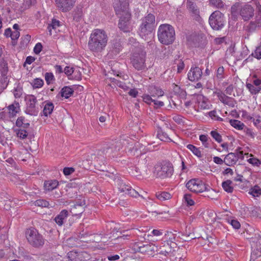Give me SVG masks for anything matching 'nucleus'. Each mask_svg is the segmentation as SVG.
<instances>
[{"label": "nucleus", "instance_id": "nucleus-58", "mask_svg": "<svg viewBox=\"0 0 261 261\" xmlns=\"http://www.w3.org/2000/svg\"><path fill=\"white\" fill-rule=\"evenodd\" d=\"M66 245L69 247H72L76 245L75 238H70L66 240Z\"/></svg>", "mask_w": 261, "mask_h": 261}, {"label": "nucleus", "instance_id": "nucleus-62", "mask_svg": "<svg viewBox=\"0 0 261 261\" xmlns=\"http://www.w3.org/2000/svg\"><path fill=\"white\" fill-rule=\"evenodd\" d=\"M42 49V45L41 43H37L34 48V52L35 54L38 55Z\"/></svg>", "mask_w": 261, "mask_h": 261}, {"label": "nucleus", "instance_id": "nucleus-41", "mask_svg": "<svg viewBox=\"0 0 261 261\" xmlns=\"http://www.w3.org/2000/svg\"><path fill=\"white\" fill-rule=\"evenodd\" d=\"M246 87L252 94H256L259 92L260 88L256 87L252 84L247 83Z\"/></svg>", "mask_w": 261, "mask_h": 261}, {"label": "nucleus", "instance_id": "nucleus-15", "mask_svg": "<svg viewBox=\"0 0 261 261\" xmlns=\"http://www.w3.org/2000/svg\"><path fill=\"white\" fill-rule=\"evenodd\" d=\"M135 230L134 229L123 230L121 232V234H122L121 236H118L115 239H112L108 245L111 247L116 244L123 243L124 240H129L132 236L134 235V231Z\"/></svg>", "mask_w": 261, "mask_h": 261}, {"label": "nucleus", "instance_id": "nucleus-48", "mask_svg": "<svg viewBox=\"0 0 261 261\" xmlns=\"http://www.w3.org/2000/svg\"><path fill=\"white\" fill-rule=\"evenodd\" d=\"M210 134L217 142L220 143L222 141L221 136L216 130L211 131Z\"/></svg>", "mask_w": 261, "mask_h": 261}, {"label": "nucleus", "instance_id": "nucleus-36", "mask_svg": "<svg viewBox=\"0 0 261 261\" xmlns=\"http://www.w3.org/2000/svg\"><path fill=\"white\" fill-rule=\"evenodd\" d=\"M229 123L232 126L239 130H242L245 127L244 124L238 120L231 119Z\"/></svg>", "mask_w": 261, "mask_h": 261}, {"label": "nucleus", "instance_id": "nucleus-13", "mask_svg": "<svg viewBox=\"0 0 261 261\" xmlns=\"http://www.w3.org/2000/svg\"><path fill=\"white\" fill-rule=\"evenodd\" d=\"M255 14V20L250 21L245 27V30L248 33H252L255 32L257 28L261 27V5L259 4L257 6Z\"/></svg>", "mask_w": 261, "mask_h": 261}, {"label": "nucleus", "instance_id": "nucleus-37", "mask_svg": "<svg viewBox=\"0 0 261 261\" xmlns=\"http://www.w3.org/2000/svg\"><path fill=\"white\" fill-rule=\"evenodd\" d=\"M158 138L161 141L164 142H171L172 140L169 138L168 135L165 132L162 130L158 131L157 134Z\"/></svg>", "mask_w": 261, "mask_h": 261}, {"label": "nucleus", "instance_id": "nucleus-2", "mask_svg": "<svg viewBox=\"0 0 261 261\" xmlns=\"http://www.w3.org/2000/svg\"><path fill=\"white\" fill-rule=\"evenodd\" d=\"M173 173V166L169 161H164L158 163L153 168V175L161 179L171 178Z\"/></svg>", "mask_w": 261, "mask_h": 261}, {"label": "nucleus", "instance_id": "nucleus-45", "mask_svg": "<svg viewBox=\"0 0 261 261\" xmlns=\"http://www.w3.org/2000/svg\"><path fill=\"white\" fill-rule=\"evenodd\" d=\"M0 67V71H1L2 74L5 75L8 72V64L4 59L1 60Z\"/></svg>", "mask_w": 261, "mask_h": 261}, {"label": "nucleus", "instance_id": "nucleus-43", "mask_svg": "<svg viewBox=\"0 0 261 261\" xmlns=\"http://www.w3.org/2000/svg\"><path fill=\"white\" fill-rule=\"evenodd\" d=\"M210 5L218 9H221L224 7V3L222 0H209Z\"/></svg>", "mask_w": 261, "mask_h": 261}, {"label": "nucleus", "instance_id": "nucleus-4", "mask_svg": "<svg viewBox=\"0 0 261 261\" xmlns=\"http://www.w3.org/2000/svg\"><path fill=\"white\" fill-rule=\"evenodd\" d=\"M159 41L163 44H172L175 38V33L173 27L169 24H163L160 25L158 31Z\"/></svg>", "mask_w": 261, "mask_h": 261}, {"label": "nucleus", "instance_id": "nucleus-38", "mask_svg": "<svg viewBox=\"0 0 261 261\" xmlns=\"http://www.w3.org/2000/svg\"><path fill=\"white\" fill-rule=\"evenodd\" d=\"M187 6L190 11L192 12L194 14H196L198 13V10L196 4L191 0H187Z\"/></svg>", "mask_w": 261, "mask_h": 261}, {"label": "nucleus", "instance_id": "nucleus-55", "mask_svg": "<svg viewBox=\"0 0 261 261\" xmlns=\"http://www.w3.org/2000/svg\"><path fill=\"white\" fill-rule=\"evenodd\" d=\"M19 36L20 33L18 31H14L12 32L11 38L12 40V44L13 45H15V41L17 40Z\"/></svg>", "mask_w": 261, "mask_h": 261}, {"label": "nucleus", "instance_id": "nucleus-56", "mask_svg": "<svg viewBox=\"0 0 261 261\" xmlns=\"http://www.w3.org/2000/svg\"><path fill=\"white\" fill-rule=\"evenodd\" d=\"M45 80L46 83L49 85L54 80V76L51 72H46L45 74Z\"/></svg>", "mask_w": 261, "mask_h": 261}, {"label": "nucleus", "instance_id": "nucleus-51", "mask_svg": "<svg viewBox=\"0 0 261 261\" xmlns=\"http://www.w3.org/2000/svg\"><path fill=\"white\" fill-rule=\"evenodd\" d=\"M227 222L230 223L231 226L235 229H239L240 228L241 225L240 222L234 219H227Z\"/></svg>", "mask_w": 261, "mask_h": 261}, {"label": "nucleus", "instance_id": "nucleus-39", "mask_svg": "<svg viewBox=\"0 0 261 261\" xmlns=\"http://www.w3.org/2000/svg\"><path fill=\"white\" fill-rule=\"evenodd\" d=\"M156 198L161 200L164 201L169 199L171 198V195L170 193L166 192H158L156 193Z\"/></svg>", "mask_w": 261, "mask_h": 261}, {"label": "nucleus", "instance_id": "nucleus-17", "mask_svg": "<svg viewBox=\"0 0 261 261\" xmlns=\"http://www.w3.org/2000/svg\"><path fill=\"white\" fill-rule=\"evenodd\" d=\"M128 2L126 1L119 0V3L116 4L114 6V10L116 14L118 16H126V14H130L128 10Z\"/></svg>", "mask_w": 261, "mask_h": 261}, {"label": "nucleus", "instance_id": "nucleus-63", "mask_svg": "<svg viewBox=\"0 0 261 261\" xmlns=\"http://www.w3.org/2000/svg\"><path fill=\"white\" fill-rule=\"evenodd\" d=\"M74 171V169L72 167H65L63 169V173L65 175H69Z\"/></svg>", "mask_w": 261, "mask_h": 261}, {"label": "nucleus", "instance_id": "nucleus-42", "mask_svg": "<svg viewBox=\"0 0 261 261\" xmlns=\"http://www.w3.org/2000/svg\"><path fill=\"white\" fill-rule=\"evenodd\" d=\"M199 139L202 142L203 145L206 147L208 148L210 146V143L211 142V139L207 136L205 135H201L199 136Z\"/></svg>", "mask_w": 261, "mask_h": 261}, {"label": "nucleus", "instance_id": "nucleus-10", "mask_svg": "<svg viewBox=\"0 0 261 261\" xmlns=\"http://www.w3.org/2000/svg\"><path fill=\"white\" fill-rule=\"evenodd\" d=\"M135 252H140L144 254L148 255H153L156 247L152 244L146 243L144 244L142 242H136L134 244L132 247Z\"/></svg>", "mask_w": 261, "mask_h": 261}, {"label": "nucleus", "instance_id": "nucleus-5", "mask_svg": "<svg viewBox=\"0 0 261 261\" xmlns=\"http://www.w3.org/2000/svg\"><path fill=\"white\" fill-rule=\"evenodd\" d=\"M157 255L161 260L170 261H184V259L180 256L175 250L172 249L168 244L164 245L163 247L156 249Z\"/></svg>", "mask_w": 261, "mask_h": 261}, {"label": "nucleus", "instance_id": "nucleus-33", "mask_svg": "<svg viewBox=\"0 0 261 261\" xmlns=\"http://www.w3.org/2000/svg\"><path fill=\"white\" fill-rule=\"evenodd\" d=\"M73 90L72 89L67 86L63 87L61 91V96L66 98L70 97L73 94Z\"/></svg>", "mask_w": 261, "mask_h": 261}, {"label": "nucleus", "instance_id": "nucleus-53", "mask_svg": "<svg viewBox=\"0 0 261 261\" xmlns=\"http://www.w3.org/2000/svg\"><path fill=\"white\" fill-rule=\"evenodd\" d=\"M234 99L232 97L226 96V99H225L224 102V105H227L229 107H233L234 106Z\"/></svg>", "mask_w": 261, "mask_h": 261}, {"label": "nucleus", "instance_id": "nucleus-6", "mask_svg": "<svg viewBox=\"0 0 261 261\" xmlns=\"http://www.w3.org/2000/svg\"><path fill=\"white\" fill-rule=\"evenodd\" d=\"M238 10H239V14L242 19L245 21L250 20L254 17L255 14V10L253 7L248 4L240 7H239L238 4L233 5L231 7L232 15H236Z\"/></svg>", "mask_w": 261, "mask_h": 261}, {"label": "nucleus", "instance_id": "nucleus-12", "mask_svg": "<svg viewBox=\"0 0 261 261\" xmlns=\"http://www.w3.org/2000/svg\"><path fill=\"white\" fill-rule=\"evenodd\" d=\"M116 182L120 192L135 198L140 196L138 192L133 189L129 184H127L123 180L117 178L116 180Z\"/></svg>", "mask_w": 261, "mask_h": 261}, {"label": "nucleus", "instance_id": "nucleus-54", "mask_svg": "<svg viewBox=\"0 0 261 261\" xmlns=\"http://www.w3.org/2000/svg\"><path fill=\"white\" fill-rule=\"evenodd\" d=\"M216 111L213 110L208 112L209 116L215 120L222 121L223 119L216 115Z\"/></svg>", "mask_w": 261, "mask_h": 261}, {"label": "nucleus", "instance_id": "nucleus-46", "mask_svg": "<svg viewBox=\"0 0 261 261\" xmlns=\"http://www.w3.org/2000/svg\"><path fill=\"white\" fill-rule=\"evenodd\" d=\"M249 193L254 197H258L261 195V188L257 186H255L251 189Z\"/></svg>", "mask_w": 261, "mask_h": 261}, {"label": "nucleus", "instance_id": "nucleus-18", "mask_svg": "<svg viewBox=\"0 0 261 261\" xmlns=\"http://www.w3.org/2000/svg\"><path fill=\"white\" fill-rule=\"evenodd\" d=\"M145 55L144 54H134L132 63L133 66L138 70H143L146 68L145 64Z\"/></svg>", "mask_w": 261, "mask_h": 261}, {"label": "nucleus", "instance_id": "nucleus-40", "mask_svg": "<svg viewBox=\"0 0 261 261\" xmlns=\"http://www.w3.org/2000/svg\"><path fill=\"white\" fill-rule=\"evenodd\" d=\"M60 21L56 19L53 18L51 20V23L49 24L47 29L49 32L50 35H51V29H56L60 25Z\"/></svg>", "mask_w": 261, "mask_h": 261}, {"label": "nucleus", "instance_id": "nucleus-50", "mask_svg": "<svg viewBox=\"0 0 261 261\" xmlns=\"http://www.w3.org/2000/svg\"><path fill=\"white\" fill-rule=\"evenodd\" d=\"M251 55L257 59H261V44L256 48Z\"/></svg>", "mask_w": 261, "mask_h": 261}, {"label": "nucleus", "instance_id": "nucleus-47", "mask_svg": "<svg viewBox=\"0 0 261 261\" xmlns=\"http://www.w3.org/2000/svg\"><path fill=\"white\" fill-rule=\"evenodd\" d=\"M184 199L188 206H192L195 204L194 201L191 198V195L190 194H185Z\"/></svg>", "mask_w": 261, "mask_h": 261}, {"label": "nucleus", "instance_id": "nucleus-28", "mask_svg": "<svg viewBox=\"0 0 261 261\" xmlns=\"http://www.w3.org/2000/svg\"><path fill=\"white\" fill-rule=\"evenodd\" d=\"M148 90L149 93L152 97H160L164 94V92L161 88L154 86H150Z\"/></svg>", "mask_w": 261, "mask_h": 261}, {"label": "nucleus", "instance_id": "nucleus-31", "mask_svg": "<svg viewBox=\"0 0 261 261\" xmlns=\"http://www.w3.org/2000/svg\"><path fill=\"white\" fill-rule=\"evenodd\" d=\"M16 125L18 128H27L30 126V123L25 122V118L23 116L19 117L16 121Z\"/></svg>", "mask_w": 261, "mask_h": 261}, {"label": "nucleus", "instance_id": "nucleus-11", "mask_svg": "<svg viewBox=\"0 0 261 261\" xmlns=\"http://www.w3.org/2000/svg\"><path fill=\"white\" fill-rule=\"evenodd\" d=\"M252 252L251 257L254 260L261 256V235L255 234L250 238Z\"/></svg>", "mask_w": 261, "mask_h": 261}, {"label": "nucleus", "instance_id": "nucleus-20", "mask_svg": "<svg viewBox=\"0 0 261 261\" xmlns=\"http://www.w3.org/2000/svg\"><path fill=\"white\" fill-rule=\"evenodd\" d=\"M68 258L70 260H86L89 258V254L85 251L77 253L74 251H70L67 253Z\"/></svg>", "mask_w": 261, "mask_h": 261}, {"label": "nucleus", "instance_id": "nucleus-52", "mask_svg": "<svg viewBox=\"0 0 261 261\" xmlns=\"http://www.w3.org/2000/svg\"><path fill=\"white\" fill-rule=\"evenodd\" d=\"M214 94L217 95V96L218 97L220 101L223 103L225 99H226V95L223 93L221 91L219 90L216 92H214Z\"/></svg>", "mask_w": 261, "mask_h": 261}, {"label": "nucleus", "instance_id": "nucleus-29", "mask_svg": "<svg viewBox=\"0 0 261 261\" xmlns=\"http://www.w3.org/2000/svg\"><path fill=\"white\" fill-rule=\"evenodd\" d=\"M9 110V114L10 117H13L16 116L20 110L19 104L18 102H14L8 107Z\"/></svg>", "mask_w": 261, "mask_h": 261}, {"label": "nucleus", "instance_id": "nucleus-9", "mask_svg": "<svg viewBox=\"0 0 261 261\" xmlns=\"http://www.w3.org/2000/svg\"><path fill=\"white\" fill-rule=\"evenodd\" d=\"M187 188L191 192L201 193L209 191L210 187L198 179H192L186 184Z\"/></svg>", "mask_w": 261, "mask_h": 261}, {"label": "nucleus", "instance_id": "nucleus-34", "mask_svg": "<svg viewBox=\"0 0 261 261\" xmlns=\"http://www.w3.org/2000/svg\"><path fill=\"white\" fill-rule=\"evenodd\" d=\"M109 79L112 83L116 84L117 86L122 88L124 91H127L128 90L129 87L126 85L125 83L118 81L114 77H110Z\"/></svg>", "mask_w": 261, "mask_h": 261}, {"label": "nucleus", "instance_id": "nucleus-49", "mask_svg": "<svg viewBox=\"0 0 261 261\" xmlns=\"http://www.w3.org/2000/svg\"><path fill=\"white\" fill-rule=\"evenodd\" d=\"M224 69L223 66L219 67L217 70L216 73V77L219 80H222L224 79Z\"/></svg>", "mask_w": 261, "mask_h": 261}, {"label": "nucleus", "instance_id": "nucleus-8", "mask_svg": "<svg viewBox=\"0 0 261 261\" xmlns=\"http://www.w3.org/2000/svg\"><path fill=\"white\" fill-rule=\"evenodd\" d=\"M208 20L211 28L215 30H220L224 25V15L219 11L213 12Z\"/></svg>", "mask_w": 261, "mask_h": 261}, {"label": "nucleus", "instance_id": "nucleus-21", "mask_svg": "<svg viewBox=\"0 0 261 261\" xmlns=\"http://www.w3.org/2000/svg\"><path fill=\"white\" fill-rule=\"evenodd\" d=\"M202 74V69L197 66L192 67L188 72V79L193 82L199 80Z\"/></svg>", "mask_w": 261, "mask_h": 261}, {"label": "nucleus", "instance_id": "nucleus-16", "mask_svg": "<svg viewBox=\"0 0 261 261\" xmlns=\"http://www.w3.org/2000/svg\"><path fill=\"white\" fill-rule=\"evenodd\" d=\"M57 8L62 12L70 11L75 6L77 0H54Z\"/></svg>", "mask_w": 261, "mask_h": 261}, {"label": "nucleus", "instance_id": "nucleus-7", "mask_svg": "<svg viewBox=\"0 0 261 261\" xmlns=\"http://www.w3.org/2000/svg\"><path fill=\"white\" fill-rule=\"evenodd\" d=\"M25 237L28 243L32 247L36 248H41L45 243V239L38 231L34 228L27 229Z\"/></svg>", "mask_w": 261, "mask_h": 261}, {"label": "nucleus", "instance_id": "nucleus-23", "mask_svg": "<svg viewBox=\"0 0 261 261\" xmlns=\"http://www.w3.org/2000/svg\"><path fill=\"white\" fill-rule=\"evenodd\" d=\"M122 49L121 41L120 39H114L111 45L110 53H112L115 55L119 54Z\"/></svg>", "mask_w": 261, "mask_h": 261}, {"label": "nucleus", "instance_id": "nucleus-64", "mask_svg": "<svg viewBox=\"0 0 261 261\" xmlns=\"http://www.w3.org/2000/svg\"><path fill=\"white\" fill-rule=\"evenodd\" d=\"M64 71L67 76H69L73 73L74 68L69 66H66Z\"/></svg>", "mask_w": 261, "mask_h": 261}, {"label": "nucleus", "instance_id": "nucleus-22", "mask_svg": "<svg viewBox=\"0 0 261 261\" xmlns=\"http://www.w3.org/2000/svg\"><path fill=\"white\" fill-rule=\"evenodd\" d=\"M86 204L85 201L83 200L80 203H76L73 205L70 210V213L72 216H79L81 215L84 211V205Z\"/></svg>", "mask_w": 261, "mask_h": 261}, {"label": "nucleus", "instance_id": "nucleus-25", "mask_svg": "<svg viewBox=\"0 0 261 261\" xmlns=\"http://www.w3.org/2000/svg\"><path fill=\"white\" fill-rule=\"evenodd\" d=\"M238 160V157L235 153L230 152L227 154L224 159V163L227 166H230L234 165Z\"/></svg>", "mask_w": 261, "mask_h": 261}, {"label": "nucleus", "instance_id": "nucleus-59", "mask_svg": "<svg viewBox=\"0 0 261 261\" xmlns=\"http://www.w3.org/2000/svg\"><path fill=\"white\" fill-rule=\"evenodd\" d=\"M35 204L39 206L46 207L48 206V202L45 200L38 199L35 202Z\"/></svg>", "mask_w": 261, "mask_h": 261}, {"label": "nucleus", "instance_id": "nucleus-3", "mask_svg": "<svg viewBox=\"0 0 261 261\" xmlns=\"http://www.w3.org/2000/svg\"><path fill=\"white\" fill-rule=\"evenodd\" d=\"M141 23L139 27L138 33L139 35L143 39L150 35L154 30L156 25L155 23V17L149 13L141 19Z\"/></svg>", "mask_w": 261, "mask_h": 261}, {"label": "nucleus", "instance_id": "nucleus-61", "mask_svg": "<svg viewBox=\"0 0 261 261\" xmlns=\"http://www.w3.org/2000/svg\"><path fill=\"white\" fill-rule=\"evenodd\" d=\"M36 0H25L23 4V6L24 9H29L32 5H34Z\"/></svg>", "mask_w": 261, "mask_h": 261}, {"label": "nucleus", "instance_id": "nucleus-44", "mask_svg": "<svg viewBox=\"0 0 261 261\" xmlns=\"http://www.w3.org/2000/svg\"><path fill=\"white\" fill-rule=\"evenodd\" d=\"M34 89H37L42 87L43 86V81L39 78L35 79L31 83Z\"/></svg>", "mask_w": 261, "mask_h": 261}, {"label": "nucleus", "instance_id": "nucleus-14", "mask_svg": "<svg viewBox=\"0 0 261 261\" xmlns=\"http://www.w3.org/2000/svg\"><path fill=\"white\" fill-rule=\"evenodd\" d=\"M25 100L27 105L26 113L31 115L36 116L39 111V108L36 105V97L33 95H28L25 97Z\"/></svg>", "mask_w": 261, "mask_h": 261}, {"label": "nucleus", "instance_id": "nucleus-35", "mask_svg": "<svg viewBox=\"0 0 261 261\" xmlns=\"http://www.w3.org/2000/svg\"><path fill=\"white\" fill-rule=\"evenodd\" d=\"M232 184V181L230 180H227L222 182V186L226 192L228 193H232L233 190V188L231 186Z\"/></svg>", "mask_w": 261, "mask_h": 261}, {"label": "nucleus", "instance_id": "nucleus-32", "mask_svg": "<svg viewBox=\"0 0 261 261\" xmlns=\"http://www.w3.org/2000/svg\"><path fill=\"white\" fill-rule=\"evenodd\" d=\"M25 129L23 128H15L14 129V132L16 133L18 138L20 139H24L28 136V132Z\"/></svg>", "mask_w": 261, "mask_h": 261}, {"label": "nucleus", "instance_id": "nucleus-30", "mask_svg": "<svg viewBox=\"0 0 261 261\" xmlns=\"http://www.w3.org/2000/svg\"><path fill=\"white\" fill-rule=\"evenodd\" d=\"M43 113L44 116H47L51 114L54 108V104L51 102H44Z\"/></svg>", "mask_w": 261, "mask_h": 261}, {"label": "nucleus", "instance_id": "nucleus-27", "mask_svg": "<svg viewBox=\"0 0 261 261\" xmlns=\"http://www.w3.org/2000/svg\"><path fill=\"white\" fill-rule=\"evenodd\" d=\"M73 19L76 22L80 21L83 16V7L82 6L78 5L72 12Z\"/></svg>", "mask_w": 261, "mask_h": 261}, {"label": "nucleus", "instance_id": "nucleus-26", "mask_svg": "<svg viewBox=\"0 0 261 261\" xmlns=\"http://www.w3.org/2000/svg\"><path fill=\"white\" fill-rule=\"evenodd\" d=\"M59 185L57 180H45L44 182V189L45 191H51L56 189Z\"/></svg>", "mask_w": 261, "mask_h": 261}, {"label": "nucleus", "instance_id": "nucleus-60", "mask_svg": "<svg viewBox=\"0 0 261 261\" xmlns=\"http://www.w3.org/2000/svg\"><path fill=\"white\" fill-rule=\"evenodd\" d=\"M151 95L144 94L143 96V101L148 105H150L151 102H153V100L151 98Z\"/></svg>", "mask_w": 261, "mask_h": 261}, {"label": "nucleus", "instance_id": "nucleus-57", "mask_svg": "<svg viewBox=\"0 0 261 261\" xmlns=\"http://www.w3.org/2000/svg\"><path fill=\"white\" fill-rule=\"evenodd\" d=\"M248 162L254 166H259L261 164V161L257 158H253L248 160Z\"/></svg>", "mask_w": 261, "mask_h": 261}, {"label": "nucleus", "instance_id": "nucleus-19", "mask_svg": "<svg viewBox=\"0 0 261 261\" xmlns=\"http://www.w3.org/2000/svg\"><path fill=\"white\" fill-rule=\"evenodd\" d=\"M118 27L120 30L124 32H130L132 29L130 25L131 14H126V16H119Z\"/></svg>", "mask_w": 261, "mask_h": 261}, {"label": "nucleus", "instance_id": "nucleus-1", "mask_svg": "<svg viewBox=\"0 0 261 261\" xmlns=\"http://www.w3.org/2000/svg\"><path fill=\"white\" fill-rule=\"evenodd\" d=\"M108 39L105 31L102 29H94L91 33L89 39L88 48L94 53H101L105 49Z\"/></svg>", "mask_w": 261, "mask_h": 261}, {"label": "nucleus", "instance_id": "nucleus-24", "mask_svg": "<svg viewBox=\"0 0 261 261\" xmlns=\"http://www.w3.org/2000/svg\"><path fill=\"white\" fill-rule=\"evenodd\" d=\"M68 215V211L66 210H63L55 218L54 220L58 225L62 226Z\"/></svg>", "mask_w": 261, "mask_h": 261}]
</instances>
